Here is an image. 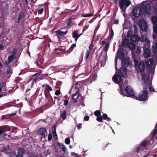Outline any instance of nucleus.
Masks as SVG:
<instances>
[{
  "mask_svg": "<svg viewBox=\"0 0 157 157\" xmlns=\"http://www.w3.org/2000/svg\"><path fill=\"white\" fill-rule=\"evenodd\" d=\"M127 51L125 50H123L121 51H119L117 52V55L118 56L119 55H120L119 58L121 59L122 61V67L120 69L118 70V73H117V70H116V73L113 77L112 79L115 83L119 84L120 88V86H123L124 85L122 82H121V77H124L127 74V70L124 67L128 66L129 64L130 61L127 56ZM117 59L118 58L117 56H116L115 58L116 69H117Z\"/></svg>",
  "mask_w": 157,
  "mask_h": 157,
  "instance_id": "f257e3e1",
  "label": "nucleus"
},
{
  "mask_svg": "<svg viewBox=\"0 0 157 157\" xmlns=\"http://www.w3.org/2000/svg\"><path fill=\"white\" fill-rule=\"evenodd\" d=\"M119 90L120 94L123 96L131 97L133 98L136 96L132 88L129 86H127L126 84L120 86V88Z\"/></svg>",
  "mask_w": 157,
  "mask_h": 157,
  "instance_id": "f03ea898",
  "label": "nucleus"
},
{
  "mask_svg": "<svg viewBox=\"0 0 157 157\" xmlns=\"http://www.w3.org/2000/svg\"><path fill=\"white\" fill-rule=\"evenodd\" d=\"M133 59L135 69L137 71L140 72L141 79L142 80V74L144 75L145 76H149V75L147 72L144 71L145 68L144 63L143 62L139 61L138 60L135 59L134 56Z\"/></svg>",
  "mask_w": 157,
  "mask_h": 157,
  "instance_id": "7ed1b4c3",
  "label": "nucleus"
},
{
  "mask_svg": "<svg viewBox=\"0 0 157 157\" xmlns=\"http://www.w3.org/2000/svg\"><path fill=\"white\" fill-rule=\"evenodd\" d=\"M141 40L142 42L144 43L143 56L145 58H148L151 54L150 50L149 49L150 46V41L146 36H143L141 38Z\"/></svg>",
  "mask_w": 157,
  "mask_h": 157,
  "instance_id": "20e7f679",
  "label": "nucleus"
},
{
  "mask_svg": "<svg viewBox=\"0 0 157 157\" xmlns=\"http://www.w3.org/2000/svg\"><path fill=\"white\" fill-rule=\"evenodd\" d=\"M151 5L156 8V7H157V0H153L152 1L147 0L141 3V6L143 8V10L147 13H150Z\"/></svg>",
  "mask_w": 157,
  "mask_h": 157,
  "instance_id": "39448f33",
  "label": "nucleus"
},
{
  "mask_svg": "<svg viewBox=\"0 0 157 157\" xmlns=\"http://www.w3.org/2000/svg\"><path fill=\"white\" fill-rule=\"evenodd\" d=\"M142 82L144 86V88L146 90L148 88L149 90L151 91H154V89L152 86L151 80L149 79V76H145L142 74Z\"/></svg>",
  "mask_w": 157,
  "mask_h": 157,
  "instance_id": "423d86ee",
  "label": "nucleus"
},
{
  "mask_svg": "<svg viewBox=\"0 0 157 157\" xmlns=\"http://www.w3.org/2000/svg\"><path fill=\"white\" fill-rule=\"evenodd\" d=\"M109 48V45L106 44L104 48V50L101 52V55L100 56V60L101 62V66H104L105 64L107 58V52Z\"/></svg>",
  "mask_w": 157,
  "mask_h": 157,
  "instance_id": "0eeeda50",
  "label": "nucleus"
},
{
  "mask_svg": "<svg viewBox=\"0 0 157 157\" xmlns=\"http://www.w3.org/2000/svg\"><path fill=\"white\" fill-rule=\"evenodd\" d=\"M148 92L147 90H144L139 94L138 96H135L134 97V99H136L140 101H145L148 99Z\"/></svg>",
  "mask_w": 157,
  "mask_h": 157,
  "instance_id": "6e6552de",
  "label": "nucleus"
},
{
  "mask_svg": "<svg viewBox=\"0 0 157 157\" xmlns=\"http://www.w3.org/2000/svg\"><path fill=\"white\" fill-rule=\"evenodd\" d=\"M151 21L153 25V30L154 33L153 34V38H156V36L157 34V16L154 15L152 16L151 18Z\"/></svg>",
  "mask_w": 157,
  "mask_h": 157,
  "instance_id": "1a4fd4ad",
  "label": "nucleus"
},
{
  "mask_svg": "<svg viewBox=\"0 0 157 157\" xmlns=\"http://www.w3.org/2000/svg\"><path fill=\"white\" fill-rule=\"evenodd\" d=\"M145 64L147 67L148 68L149 72L151 75L153 74L155 68V65L154 64V61L152 59H150L147 60Z\"/></svg>",
  "mask_w": 157,
  "mask_h": 157,
  "instance_id": "9d476101",
  "label": "nucleus"
},
{
  "mask_svg": "<svg viewBox=\"0 0 157 157\" xmlns=\"http://www.w3.org/2000/svg\"><path fill=\"white\" fill-rule=\"evenodd\" d=\"M146 13L143 10V8L141 6V3L139 6L135 7L133 11V14L134 16L136 17H140L142 13Z\"/></svg>",
  "mask_w": 157,
  "mask_h": 157,
  "instance_id": "9b49d317",
  "label": "nucleus"
},
{
  "mask_svg": "<svg viewBox=\"0 0 157 157\" xmlns=\"http://www.w3.org/2000/svg\"><path fill=\"white\" fill-rule=\"evenodd\" d=\"M131 3V2L128 0H120L119 6L122 11L124 12Z\"/></svg>",
  "mask_w": 157,
  "mask_h": 157,
  "instance_id": "f8f14e48",
  "label": "nucleus"
},
{
  "mask_svg": "<svg viewBox=\"0 0 157 157\" xmlns=\"http://www.w3.org/2000/svg\"><path fill=\"white\" fill-rule=\"evenodd\" d=\"M139 25L140 29L146 32L147 28V25L146 21L143 19L139 21Z\"/></svg>",
  "mask_w": 157,
  "mask_h": 157,
  "instance_id": "ddd939ff",
  "label": "nucleus"
},
{
  "mask_svg": "<svg viewBox=\"0 0 157 157\" xmlns=\"http://www.w3.org/2000/svg\"><path fill=\"white\" fill-rule=\"evenodd\" d=\"M23 151L22 149H19L17 150V154L13 152L11 153L10 157H22Z\"/></svg>",
  "mask_w": 157,
  "mask_h": 157,
  "instance_id": "4468645a",
  "label": "nucleus"
},
{
  "mask_svg": "<svg viewBox=\"0 0 157 157\" xmlns=\"http://www.w3.org/2000/svg\"><path fill=\"white\" fill-rule=\"evenodd\" d=\"M16 52V50L15 49H14L13 50V53L12 55L9 56L8 59V61L5 62V64L7 66L9 65V64L13 60L14 58V52Z\"/></svg>",
  "mask_w": 157,
  "mask_h": 157,
  "instance_id": "2eb2a0df",
  "label": "nucleus"
},
{
  "mask_svg": "<svg viewBox=\"0 0 157 157\" xmlns=\"http://www.w3.org/2000/svg\"><path fill=\"white\" fill-rule=\"evenodd\" d=\"M38 133L41 135L42 136L41 139L43 138H44L47 136L46 129L45 128H41L38 131Z\"/></svg>",
  "mask_w": 157,
  "mask_h": 157,
  "instance_id": "dca6fc26",
  "label": "nucleus"
},
{
  "mask_svg": "<svg viewBox=\"0 0 157 157\" xmlns=\"http://www.w3.org/2000/svg\"><path fill=\"white\" fill-rule=\"evenodd\" d=\"M127 36L128 37H130V39L132 41L134 42H136L139 40L138 36L135 34L132 35L131 36H130L129 35L128 33H127Z\"/></svg>",
  "mask_w": 157,
  "mask_h": 157,
  "instance_id": "f3484780",
  "label": "nucleus"
},
{
  "mask_svg": "<svg viewBox=\"0 0 157 157\" xmlns=\"http://www.w3.org/2000/svg\"><path fill=\"white\" fill-rule=\"evenodd\" d=\"M79 97V94L77 90L74 94H72V99L73 101L75 102H76L77 99Z\"/></svg>",
  "mask_w": 157,
  "mask_h": 157,
  "instance_id": "a211bd4d",
  "label": "nucleus"
},
{
  "mask_svg": "<svg viewBox=\"0 0 157 157\" xmlns=\"http://www.w3.org/2000/svg\"><path fill=\"white\" fill-rule=\"evenodd\" d=\"M59 146L63 152L66 154H68V152L67 151V148L64 145L62 144L59 143Z\"/></svg>",
  "mask_w": 157,
  "mask_h": 157,
  "instance_id": "6ab92c4d",
  "label": "nucleus"
},
{
  "mask_svg": "<svg viewBox=\"0 0 157 157\" xmlns=\"http://www.w3.org/2000/svg\"><path fill=\"white\" fill-rule=\"evenodd\" d=\"M152 51L155 56H157V43L155 44L152 46Z\"/></svg>",
  "mask_w": 157,
  "mask_h": 157,
  "instance_id": "aec40b11",
  "label": "nucleus"
},
{
  "mask_svg": "<svg viewBox=\"0 0 157 157\" xmlns=\"http://www.w3.org/2000/svg\"><path fill=\"white\" fill-rule=\"evenodd\" d=\"M67 32V31L63 32L60 30H58L56 31L55 32L57 34L60 36H63L66 35Z\"/></svg>",
  "mask_w": 157,
  "mask_h": 157,
  "instance_id": "412c9836",
  "label": "nucleus"
},
{
  "mask_svg": "<svg viewBox=\"0 0 157 157\" xmlns=\"http://www.w3.org/2000/svg\"><path fill=\"white\" fill-rule=\"evenodd\" d=\"M80 36V35L78 34L77 31H74L73 33V37L75 38V40H77V39Z\"/></svg>",
  "mask_w": 157,
  "mask_h": 157,
  "instance_id": "4be33fe9",
  "label": "nucleus"
},
{
  "mask_svg": "<svg viewBox=\"0 0 157 157\" xmlns=\"http://www.w3.org/2000/svg\"><path fill=\"white\" fill-rule=\"evenodd\" d=\"M128 47L132 50V51L135 47V45L133 43L130 42L128 44Z\"/></svg>",
  "mask_w": 157,
  "mask_h": 157,
  "instance_id": "5701e85b",
  "label": "nucleus"
},
{
  "mask_svg": "<svg viewBox=\"0 0 157 157\" xmlns=\"http://www.w3.org/2000/svg\"><path fill=\"white\" fill-rule=\"evenodd\" d=\"M43 86L44 88V90L47 91L49 92L52 90V88L47 85H44Z\"/></svg>",
  "mask_w": 157,
  "mask_h": 157,
  "instance_id": "b1692460",
  "label": "nucleus"
},
{
  "mask_svg": "<svg viewBox=\"0 0 157 157\" xmlns=\"http://www.w3.org/2000/svg\"><path fill=\"white\" fill-rule=\"evenodd\" d=\"M128 44V40L127 39L123 40L122 42V45L123 47H125L127 46Z\"/></svg>",
  "mask_w": 157,
  "mask_h": 157,
  "instance_id": "393cba45",
  "label": "nucleus"
},
{
  "mask_svg": "<svg viewBox=\"0 0 157 157\" xmlns=\"http://www.w3.org/2000/svg\"><path fill=\"white\" fill-rule=\"evenodd\" d=\"M91 81H90V82H92L96 80L97 78V75L95 74L94 75H93L91 77Z\"/></svg>",
  "mask_w": 157,
  "mask_h": 157,
  "instance_id": "a878e982",
  "label": "nucleus"
},
{
  "mask_svg": "<svg viewBox=\"0 0 157 157\" xmlns=\"http://www.w3.org/2000/svg\"><path fill=\"white\" fill-rule=\"evenodd\" d=\"M66 111H64L61 114V116L63 120H65L66 118Z\"/></svg>",
  "mask_w": 157,
  "mask_h": 157,
  "instance_id": "bb28decb",
  "label": "nucleus"
},
{
  "mask_svg": "<svg viewBox=\"0 0 157 157\" xmlns=\"http://www.w3.org/2000/svg\"><path fill=\"white\" fill-rule=\"evenodd\" d=\"M6 135V134L3 130H0V137H4Z\"/></svg>",
  "mask_w": 157,
  "mask_h": 157,
  "instance_id": "cd10ccee",
  "label": "nucleus"
},
{
  "mask_svg": "<svg viewBox=\"0 0 157 157\" xmlns=\"http://www.w3.org/2000/svg\"><path fill=\"white\" fill-rule=\"evenodd\" d=\"M148 141L147 140L143 141L141 144V145L143 147H145L148 144Z\"/></svg>",
  "mask_w": 157,
  "mask_h": 157,
  "instance_id": "c85d7f7f",
  "label": "nucleus"
},
{
  "mask_svg": "<svg viewBox=\"0 0 157 157\" xmlns=\"http://www.w3.org/2000/svg\"><path fill=\"white\" fill-rule=\"evenodd\" d=\"M6 71L7 73L9 75H10L12 73V69L10 67H8Z\"/></svg>",
  "mask_w": 157,
  "mask_h": 157,
  "instance_id": "c756f323",
  "label": "nucleus"
},
{
  "mask_svg": "<svg viewBox=\"0 0 157 157\" xmlns=\"http://www.w3.org/2000/svg\"><path fill=\"white\" fill-rule=\"evenodd\" d=\"M24 15L23 13H20L19 15L17 18L18 22H19L21 19L23 17Z\"/></svg>",
  "mask_w": 157,
  "mask_h": 157,
  "instance_id": "7c9ffc66",
  "label": "nucleus"
},
{
  "mask_svg": "<svg viewBox=\"0 0 157 157\" xmlns=\"http://www.w3.org/2000/svg\"><path fill=\"white\" fill-rule=\"evenodd\" d=\"M91 52H90L89 50H87L86 54L85 56V58L86 59H87L88 58Z\"/></svg>",
  "mask_w": 157,
  "mask_h": 157,
  "instance_id": "2f4dec72",
  "label": "nucleus"
},
{
  "mask_svg": "<svg viewBox=\"0 0 157 157\" xmlns=\"http://www.w3.org/2000/svg\"><path fill=\"white\" fill-rule=\"evenodd\" d=\"M141 48L139 46L137 47L136 52V53L138 54H139L141 52Z\"/></svg>",
  "mask_w": 157,
  "mask_h": 157,
  "instance_id": "473e14b6",
  "label": "nucleus"
},
{
  "mask_svg": "<svg viewBox=\"0 0 157 157\" xmlns=\"http://www.w3.org/2000/svg\"><path fill=\"white\" fill-rule=\"evenodd\" d=\"M93 13L91 14H82V16L83 17H88L92 16Z\"/></svg>",
  "mask_w": 157,
  "mask_h": 157,
  "instance_id": "72a5a7b5",
  "label": "nucleus"
},
{
  "mask_svg": "<svg viewBox=\"0 0 157 157\" xmlns=\"http://www.w3.org/2000/svg\"><path fill=\"white\" fill-rule=\"evenodd\" d=\"M65 142L66 144H69L70 142L69 138H66L65 140Z\"/></svg>",
  "mask_w": 157,
  "mask_h": 157,
  "instance_id": "f704fd0d",
  "label": "nucleus"
},
{
  "mask_svg": "<svg viewBox=\"0 0 157 157\" xmlns=\"http://www.w3.org/2000/svg\"><path fill=\"white\" fill-rule=\"evenodd\" d=\"M94 114L96 116L100 115L101 114V113L99 110H97L94 112Z\"/></svg>",
  "mask_w": 157,
  "mask_h": 157,
  "instance_id": "c9c22d12",
  "label": "nucleus"
},
{
  "mask_svg": "<svg viewBox=\"0 0 157 157\" xmlns=\"http://www.w3.org/2000/svg\"><path fill=\"white\" fill-rule=\"evenodd\" d=\"M157 132V129L155 128L153 130L152 132V135L153 136H154L155 133H156Z\"/></svg>",
  "mask_w": 157,
  "mask_h": 157,
  "instance_id": "e433bc0d",
  "label": "nucleus"
},
{
  "mask_svg": "<svg viewBox=\"0 0 157 157\" xmlns=\"http://www.w3.org/2000/svg\"><path fill=\"white\" fill-rule=\"evenodd\" d=\"M114 35V33L113 31V29L111 28V34L110 36V39H111L113 37Z\"/></svg>",
  "mask_w": 157,
  "mask_h": 157,
  "instance_id": "4c0bfd02",
  "label": "nucleus"
},
{
  "mask_svg": "<svg viewBox=\"0 0 157 157\" xmlns=\"http://www.w3.org/2000/svg\"><path fill=\"white\" fill-rule=\"evenodd\" d=\"M93 44H90L89 47V49L88 50H89V51L91 52V50L93 49Z\"/></svg>",
  "mask_w": 157,
  "mask_h": 157,
  "instance_id": "58836bf2",
  "label": "nucleus"
},
{
  "mask_svg": "<svg viewBox=\"0 0 157 157\" xmlns=\"http://www.w3.org/2000/svg\"><path fill=\"white\" fill-rule=\"evenodd\" d=\"M97 120L98 121H101L102 120L101 116L98 117L97 118Z\"/></svg>",
  "mask_w": 157,
  "mask_h": 157,
  "instance_id": "ea45409f",
  "label": "nucleus"
},
{
  "mask_svg": "<svg viewBox=\"0 0 157 157\" xmlns=\"http://www.w3.org/2000/svg\"><path fill=\"white\" fill-rule=\"evenodd\" d=\"M43 12V9L42 8H41L38 10V14H41Z\"/></svg>",
  "mask_w": 157,
  "mask_h": 157,
  "instance_id": "a19ab883",
  "label": "nucleus"
},
{
  "mask_svg": "<svg viewBox=\"0 0 157 157\" xmlns=\"http://www.w3.org/2000/svg\"><path fill=\"white\" fill-rule=\"evenodd\" d=\"M60 91L59 90H57L55 92V95H59L60 94Z\"/></svg>",
  "mask_w": 157,
  "mask_h": 157,
  "instance_id": "79ce46f5",
  "label": "nucleus"
},
{
  "mask_svg": "<svg viewBox=\"0 0 157 157\" xmlns=\"http://www.w3.org/2000/svg\"><path fill=\"white\" fill-rule=\"evenodd\" d=\"M89 119V117L88 116H85L84 118V119L85 121H88Z\"/></svg>",
  "mask_w": 157,
  "mask_h": 157,
  "instance_id": "37998d69",
  "label": "nucleus"
},
{
  "mask_svg": "<svg viewBox=\"0 0 157 157\" xmlns=\"http://www.w3.org/2000/svg\"><path fill=\"white\" fill-rule=\"evenodd\" d=\"M88 26L86 25L83 27V32L86 30L88 29Z\"/></svg>",
  "mask_w": 157,
  "mask_h": 157,
  "instance_id": "c03bdc74",
  "label": "nucleus"
},
{
  "mask_svg": "<svg viewBox=\"0 0 157 157\" xmlns=\"http://www.w3.org/2000/svg\"><path fill=\"white\" fill-rule=\"evenodd\" d=\"M102 117L104 119H106L107 118V115L106 114H104L103 115Z\"/></svg>",
  "mask_w": 157,
  "mask_h": 157,
  "instance_id": "a18cd8bd",
  "label": "nucleus"
},
{
  "mask_svg": "<svg viewBox=\"0 0 157 157\" xmlns=\"http://www.w3.org/2000/svg\"><path fill=\"white\" fill-rule=\"evenodd\" d=\"M77 128L79 129H80L82 127V124L81 123L77 125Z\"/></svg>",
  "mask_w": 157,
  "mask_h": 157,
  "instance_id": "49530a36",
  "label": "nucleus"
},
{
  "mask_svg": "<svg viewBox=\"0 0 157 157\" xmlns=\"http://www.w3.org/2000/svg\"><path fill=\"white\" fill-rule=\"evenodd\" d=\"M72 155L75 157H79V155L78 154H76L75 153H72Z\"/></svg>",
  "mask_w": 157,
  "mask_h": 157,
  "instance_id": "de8ad7c7",
  "label": "nucleus"
},
{
  "mask_svg": "<svg viewBox=\"0 0 157 157\" xmlns=\"http://www.w3.org/2000/svg\"><path fill=\"white\" fill-rule=\"evenodd\" d=\"M68 103V101L67 100H64V105L65 106H66L67 105Z\"/></svg>",
  "mask_w": 157,
  "mask_h": 157,
  "instance_id": "09e8293b",
  "label": "nucleus"
},
{
  "mask_svg": "<svg viewBox=\"0 0 157 157\" xmlns=\"http://www.w3.org/2000/svg\"><path fill=\"white\" fill-rule=\"evenodd\" d=\"M76 46V44H72L70 48V49H73Z\"/></svg>",
  "mask_w": 157,
  "mask_h": 157,
  "instance_id": "8fccbe9b",
  "label": "nucleus"
},
{
  "mask_svg": "<svg viewBox=\"0 0 157 157\" xmlns=\"http://www.w3.org/2000/svg\"><path fill=\"white\" fill-rule=\"evenodd\" d=\"M53 132V136L55 137V138H56L55 137L57 136V135L56 133V132H54V130L52 131Z\"/></svg>",
  "mask_w": 157,
  "mask_h": 157,
  "instance_id": "3c124183",
  "label": "nucleus"
},
{
  "mask_svg": "<svg viewBox=\"0 0 157 157\" xmlns=\"http://www.w3.org/2000/svg\"><path fill=\"white\" fill-rule=\"evenodd\" d=\"M52 138V136L51 134H50L48 135V139L49 140H51Z\"/></svg>",
  "mask_w": 157,
  "mask_h": 157,
  "instance_id": "603ef678",
  "label": "nucleus"
},
{
  "mask_svg": "<svg viewBox=\"0 0 157 157\" xmlns=\"http://www.w3.org/2000/svg\"><path fill=\"white\" fill-rule=\"evenodd\" d=\"M3 83L0 84V92L2 91V89L3 87Z\"/></svg>",
  "mask_w": 157,
  "mask_h": 157,
  "instance_id": "864d4df0",
  "label": "nucleus"
},
{
  "mask_svg": "<svg viewBox=\"0 0 157 157\" xmlns=\"http://www.w3.org/2000/svg\"><path fill=\"white\" fill-rule=\"evenodd\" d=\"M4 49V47L2 44H0V49L3 50Z\"/></svg>",
  "mask_w": 157,
  "mask_h": 157,
  "instance_id": "5fc2aeb1",
  "label": "nucleus"
},
{
  "mask_svg": "<svg viewBox=\"0 0 157 157\" xmlns=\"http://www.w3.org/2000/svg\"><path fill=\"white\" fill-rule=\"evenodd\" d=\"M118 21L117 20H115L114 21V23L116 24H117L118 23Z\"/></svg>",
  "mask_w": 157,
  "mask_h": 157,
  "instance_id": "6e6d98bb",
  "label": "nucleus"
},
{
  "mask_svg": "<svg viewBox=\"0 0 157 157\" xmlns=\"http://www.w3.org/2000/svg\"><path fill=\"white\" fill-rule=\"evenodd\" d=\"M8 13V11H6V13H4V12H2V14H7Z\"/></svg>",
  "mask_w": 157,
  "mask_h": 157,
  "instance_id": "4d7b16f0",
  "label": "nucleus"
},
{
  "mask_svg": "<svg viewBox=\"0 0 157 157\" xmlns=\"http://www.w3.org/2000/svg\"><path fill=\"white\" fill-rule=\"evenodd\" d=\"M40 73H36L35 74H34V75H33V76H35V75H40Z\"/></svg>",
  "mask_w": 157,
  "mask_h": 157,
  "instance_id": "13d9d810",
  "label": "nucleus"
},
{
  "mask_svg": "<svg viewBox=\"0 0 157 157\" xmlns=\"http://www.w3.org/2000/svg\"><path fill=\"white\" fill-rule=\"evenodd\" d=\"M75 88L76 91L77 90H78V89L77 86H75Z\"/></svg>",
  "mask_w": 157,
  "mask_h": 157,
  "instance_id": "bf43d9fd",
  "label": "nucleus"
},
{
  "mask_svg": "<svg viewBox=\"0 0 157 157\" xmlns=\"http://www.w3.org/2000/svg\"><path fill=\"white\" fill-rule=\"evenodd\" d=\"M107 119V120L108 121H110V120H111V119H110V118H109V117H107V119Z\"/></svg>",
  "mask_w": 157,
  "mask_h": 157,
  "instance_id": "052dcab7",
  "label": "nucleus"
},
{
  "mask_svg": "<svg viewBox=\"0 0 157 157\" xmlns=\"http://www.w3.org/2000/svg\"><path fill=\"white\" fill-rule=\"evenodd\" d=\"M52 129H53L52 131L54 130V132H56L55 127H53Z\"/></svg>",
  "mask_w": 157,
  "mask_h": 157,
  "instance_id": "680f3d73",
  "label": "nucleus"
},
{
  "mask_svg": "<svg viewBox=\"0 0 157 157\" xmlns=\"http://www.w3.org/2000/svg\"><path fill=\"white\" fill-rule=\"evenodd\" d=\"M105 41H102V43H101L102 44H105Z\"/></svg>",
  "mask_w": 157,
  "mask_h": 157,
  "instance_id": "e2e57ef3",
  "label": "nucleus"
},
{
  "mask_svg": "<svg viewBox=\"0 0 157 157\" xmlns=\"http://www.w3.org/2000/svg\"><path fill=\"white\" fill-rule=\"evenodd\" d=\"M124 25H125V24H124L123 25V28H124V29H126L125 27H124Z\"/></svg>",
  "mask_w": 157,
  "mask_h": 157,
  "instance_id": "0e129e2a",
  "label": "nucleus"
},
{
  "mask_svg": "<svg viewBox=\"0 0 157 157\" xmlns=\"http://www.w3.org/2000/svg\"><path fill=\"white\" fill-rule=\"evenodd\" d=\"M38 78L39 79H42V77H40Z\"/></svg>",
  "mask_w": 157,
  "mask_h": 157,
  "instance_id": "69168bd1",
  "label": "nucleus"
},
{
  "mask_svg": "<svg viewBox=\"0 0 157 157\" xmlns=\"http://www.w3.org/2000/svg\"><path fill=\"white\" fill-rule=\"evenodd\" d=\"M157 156V155H154L153 156L154 157H156Z\"/></svg>",
  "mask_w": 157,
  "mask_h": 157,
  "instance_id": "338daca9",
  "label": "nucleus"
},
{
  "mask_svg": "<svg viewBox=\"0 0 157 157\" xmlns=\"http://www.w3.org/2000/svg\"><path fill=\"white\" fill-rule=\"evenodd\" d=\"M155 13L157 14V8L156 9Z\"/></svg>",
  "mask_w": 157,
  "mask_h": 157,
  "instance_id": "774afa93",
  "label": "nucleus"
}]
</instances>
